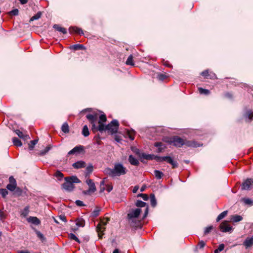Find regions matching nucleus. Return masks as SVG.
I'll list each match as a JSON object with an SVG mask.
<instances>
[{
    "label": "nucleus",
    "mask_w": 253,
    "mask_h": 253,
    "mask_svg": "<svg viewBox=\"0 0 253 253\" xmlns=\"http://www.w3.org/2000/svg\"><path fill=\"white\" fill-rule=\"evenodd\" d=\"M86 117L91 125V129L94 132L97 131L102 132L107 130L111 134H114L118 131L119 124L116 120H113L106 126L104 125V123L107 121L105 114H102L99 117V121H98V115L97 113L88 114Z\"/></svg>",
    "instance_id": "1"
},
{
    "label": "nucleus",
    "mask_w": 253,
    "mask_h": 253,
    "mask_svg": "<svg viewBox=\"0 0 253 253\" xmlns=\"http://www.w3.org/2000/svg\"><path fill=\"white\" fill-rule=\"evenodd\" d=\"M103 172L105 174L114 177L125 175L127 172V170L122 164L118 163L114 165L113 169L107 168L104 169Z\"/></svg>",
    "instance_id": "2"
},
{
    "label": "nucleus",
    "mask_w": 253,
    "mask_h": 253,
    "mask_svg": "<svg viewBox=\"0 0 253 253\" xmlns=\"http://www.w3.org/2000/svg\"><path fill=\"white\" fill-rule=\"evenodd\" d=\"M141 212L140 209H132L128 213L127 215V218L129 220L131 226L133 227H137L139 222L136 220V218L138 217Z\"/></svg>",
    "instance_id": "3"
},
{
    "label": "nucleus",
    "mask_w": 253,
    "mask_h": 253,
    "mask_svg": "<svg viewBox=\"0 0 253 253\" xmlns=\"http://www.w3.org/2000/svg\"><path fill=\"white\" fill-rule=\"evenodd\" d=\"M65 182L63 184V189L68 191H72L75 188L74 183H79L81 181L76 176L65 177Z\"/></svg>",
    "instance_id": "4"
},
{
    "label": "nucleus",
    "mask_w": 253,
    "mask_h": 253,
    "mask_svg": "<svg viewBox=\"0 0 253 253\" xmlns=\"http://www.w3.org/2000/svg\"><path fill=\"white\" fill-rule=\"evenodd\" d=\"M163 141L172 145L177 147H181L184 145V139L178 136L173 137H165L163 139Z\"/></svg>",
    "instance_id": "5"
},
{
    "label": "nucleus",
    "mask_w": 253,
    "mask_h": 253,
    "mask_svg": "<svg viewBox=\"0 0 253 253\" xmlns=\"http://www.w3.org/2000/svg\"><path fill=\"white\" fill-rule=\"evenodd\" d=\"M109 220L108 218H104L101 219L100 223L97 225L96 227V231L98 233V236L99 239L102 238L103 234V232L105 230V228L104 227L105 226L108 221Z\"/></svg>",
    "instance_id": "6"
},
{
    "label": "nucleus",
    "mask_w": 253,
    "mask_h": 253,
    "mask_svg": "<svg viewBox=\"0 0 253 253\" xmlns=\"http://www.w3.org/2000/svg\"><path fill=\"white\" fill-rule=\"evenodd\" d=\"M86 183L88 185L89 189L87 190L84 191L83 193L85 195H89L94 193L96 191L94 183L91 179H87L86 180Z\"/></svg>",
    "instance_id": "7"
},
{
    "label": "nucleus",
    "mask_w": 253,
    "mask_h": 253,
    "mask_svg": "<svg viewBox=\"0 0 253 253\" xmlns=\"http://www.w3.org/2000/svg\"><path fill=\"white\" fill-rule=\"evenodd\" d=\"M201 75L206 79L214 80L217 79L215 73L209 70H206L202 72Z\"/></svg>",
    "instance_id": "8"
},
{
    "label": "nucleus",
    "mask_w": 253,
    "mask_h": 253,
    "mask_svg": "<svg viewBox=\"0 0 253 253\" xmlns=\"http://www.w3.org/2000/svg\"><path fill=\"white\" fill-rule=\"evenodd\" d=\"M219 228L220 230L223 232H229L232 229V227L229 224V221L227 220L222 222L220 224Z\"/></svg>",
    "instance_id": "9"
},
{
    "label": "nucleus",
    "mask_w": 253,
    "mask_h": 253,
    "mask_svg": "<svg viewBox=\"0 0 253 253\" xmlns=\"http://www.w3.org/2000/svg\"><path fill=\"white\" fill-rule=\"evenodd\" d=\"M253 185V179L248 178L246 179L242 184V189L244 190H250Z\"/></svg>",
    "instance_id": "10"
},
{
    "label": "nucleus",
    "mask_w": 253,
    "mask_h": 253,
    "mask_svg": "<svg viewBox=\"0 0 253 253\" xmlns=\"http://www.w3.org/2000/svg\"><path fill=\"white\" fill-rule=\"evenodd\" d=\"M165 161L171 165L172 169H175L178 167V163L174 161L172 158L169 156H165Z\"/></svg>",
    "instance_id": "11"
},
{
    "label": "nucleus",
    "mask_w": 253,
    "mask_h": 253,
    "mask_svg": "<svg viewBox=\"0 0 253 253\" xmlns=\"http://www.w3.org/2000/svg\"><path fill=\"white\" fill-rule=\"evenodd\" d=\"M84 147L82 145L77 146L68 152V155H71L76 153H80L84 150Z\"/></svg>",
    "instance_id": "12"
},
{
    "label": "nucleus",
    "mask_w": 253,
    "mask_h": 253,
    "mask_svg": "<svg viewBox=\"0 0 253 253\" xmlns=\"http://www.w3.org/2000/svg\"><path fill=\"white\" fill-rule=\"evenodd\" d=\"M69 32L71 34L76 33L79 35H83L84 32L82 29L78 28L77 27H71L69 28Z\"/></svg>",
    "instance_id": "13"
},
{
    "label": "nucleus",
    "mask_w": 253,
    "mask_h": 253,
    "mask_svg": "<svg viewBox=\"0 0 253 253\" xmlns=\"http://www.w3.org/2000/svg\"><path fill=\"white\" fill-rule=\"evenodd\" d=\"M243 245L248 248L253 245V235L252 237H248L243 243Z\"/></svg>",
    "instance_id": "14"
},
{
    "label": "nucleus",
    "mask_w": 253,
    "mask_h": 253,
    "mask_svg": "<svg viewBox=\"0 0 253 253\" xmlns=\"http://www.w3.org/2000/svg\"><path fill=\"white\" fill-rule=\"evenodd\" d=\"M184 145H185L187 147H197L199 146L197 143L195 141L187 140L185 139H184Z\"/></svg>",
    "instance_id": "15"
},
{
    "label": "nucleus",
    "mask_w": 253,
    "mask_h": 253,
    "mask_svg": "<svg viewBox=\"0 0 253 253\" xmlns=\"http://www.w3.org/2000/svg\"><path fill=\"white\" fill-rule=\"evenodd\" d=\"M27 221L29 222L32 223L35 225H39L40 224L41 221L39 218L35 216H30L27 218Z\"/></svg>",
    "instance_id": "16"
},
{
    "label": "nucleus",
    "mask_w": 253,
    "mask_h": 253,
    "mask_svg": "<svg viewBox=\"0 0 253 253\" xmlns=\"http://www.w3.org/2000/svg\"><path fill=\"white\" fill-rule=\"evenodd\" d=\"M154 146L158 148L157 152L161 153L163 152L166 148V146L161 142H156L154 144Z\"/></svg>",
    "instance_id": "17"
},
{
    "label": "nucleus",
    "mask_w": 253,
    "mask_h": 253,
    "mask_svg": "<svg viewBox=\"0 0 253 253\" xmlns=\"http://www.w3.org/2000/svg\"><path fill=\"white\" fill-rule=\"evenodd\" d=\"M128 161L131 165L133 166H137L139 164L138 160L131 155L128 157Z\"/></svg>",
    "instance_id": "18"
},
{
    "label": "nucleus",
    "mask_w": 253,
    "mask_h": 253,
    "mask_svg": "<svg viewBox=\"0 0 253 253\" xmlns=\"http://www.w3.org/2000/svg\"><path fill=\"white\" fill-rule=\"evenodd\" d=\"M73 167L77 169L84 168L85 167V163L82 161H78L74 163Z\"/></svg>",
    "instance_id": "19"
},
{
    "label": "nucleus",
    "mask_w": 253,
    "mask_h": 253,
    "mask_svg": "<svg viewBox=\"0 0 253 253\" xmlns=\"http://www.w3.org/2000/svg\"><path fill=\"white\" fill-rule=\"evenodd\" d=\"M6 188L10 191H13L15 189H16V192H18L19 193L21 192V190L19 188H16V184L9 183L7 184Z\"/></svg>",
    "instance_id": "20"
},
{
    "label": "nucleus",
    "mask_w": 253,
    "mask_h": 253,
    "mask_svg": "<svg viewBox=\"0 0 253 253\" xmlns=\"http://www.w3.org/2000/svg\"><path fill=\"white\" fill-rule=\"evenodd\" d=\"M243 219V217L241 215H233L230 217V220L234 222H237L241 221Z\"/></svg>",
    "instance_id": "21"
},
{
    "label": "nucleus",
    "mask_w": 253,
    "mask_h": 253,
    "mask_svg": "<svg viewBox=\"0 0 253 253\" xmlns=\"http://www.w3.org/2000/svg\"><path fill=\"white\" fill-rule=\"evenodd\" d=\"M16 134L21 138L24 139V140H27V139L29 138V136L27 134H24L22 131H21L19 130H15Z\"/></svg>",
    "instance_id": "22"
},
{
    "label": "nucleus",
    "mask_w": 253,
    "mask_h": 253,
    "mask_svg": "<svg viewBox=\"0 0 253 253\" xmlns=\"http://www.w3.org/2000/svg\"><path fill=\"white\" fill-rule=\"evenodd\" d=\"M53 28L56 30L61 32L62 33L65 34L67 33V30L65 28L60 27L59 25L55 24L53 26Z\"/></svg>",
    "instance_id": "23"
},
{
    "label": "nucleus",
    "mask_w": 253,
    "mask_h": 253,
    "mask_svg": "<svg viewBox=\"0 0 253 253\" xmlns=\"http://www.w3.org/2000/svg\"><path fill=\"white\" fill-rule=\"evenodd\" d=\"M133 57L132 55H130L126 62V64L127 65H131V66H134V62H133Z\"/></svg>",
    "instance_id": "24"
},
{
    "label": "nucleus",
    "mask_w": 253,
    "mask_h": 253,
    "mask_svg": "<svg viewBox=\"0 0 253 253\" xmlns=\"http://www.w3.org/2000/svg\"><path fill=\"white\" fill-rule=\"evenodd\" d=\"M82 134L84 137L88 136L89 135V131L86 125L84 126L82 130Z\"/></svg>",
    "instance_id": "25"
},
{
    "label": "nucleus",
    "mask_w": 253,
    "mask_h": 253,
    "mask_svg": "<svg viewBox=\"0 0 253 253\" xmlns=\"http://www.w3.org/2000/svg\"><path fill=\"white\" fill-rule=\"evenodd\" d=\"M150 199L151 206L153 207H155L157 204V201L155 195L153 194H151Z\"/></svg>",
    "instance_id": "26"
},
{
    "label": "nucleus",
    "mask_w": 253,
    "mask_h": 253,
    "mask_svg": "<svg viewBox=\"0 0 253 253\" xmlns=\"http://www.w3.org/2000/svg\"><path fill=\"white\" fill-rule=\"evenodd\" d=\"M155 155H151V154H142V157L146 160H154Z\"/></svg>",
    "instance_id": "27"
},
{
    "label": "nucleus",
    "mask_w": 253,
    "mask_h": 253,
    "mask_svg": "<svg viewBox=\"0 0 253 253\" xmlns=\"http://www.w3.org/2000/svg\"><path fill=\"white\" fill-rule=\"evenodd\" d=\"M241 201L244 202V203L246 205H253V201L250 198H242Z\"/></svg>",
    "instance_id": "28"
},
{
    "label": "nucleus",
    "mask_w": 253,
    "mask_h": 253,
    "mask_svg": "<svg viewBox=\"0 0 253 253\" xmlns=\"http://www.w3.org/2000/svg\"><path fill=\"white\" fill-rule=\"evenodd\" d=\"M227 213H228L227 211H224L222 212H221L220 214H219L216 218V221L218 222L219 220H220L221 219L224 218L227 215Z\"/></svg>",
    "instance_id": "29"
},
{
    "label": "nucleus",
    "mask_w": 253,
    "mask_h": 253,
    "mask_svg": "<svg viewBox=\"0 0 253 253\" xmlns=\"http://www.w3.org/2000/svg\"><path fill=\"white\" fill-rule=\"evenodd\" d=\"M72 48L74 50H83L85 49L84 46L83 44H74L72 45Z\"/></svg>",
    "instance_id": "30"
},
{
    "label": "nucleus",
    "mask_w": 253,
    "mask_h": 253,
    "mask_svg": "<svg viewBox=\"0 0 253 253\" xmlns=\"http://www.w3.org/2000/svg\"><path fill=\"white\" fill-rule=\"evenodd\" d=\"M76 225L78 226L84 227L85 225V221L82 218H78L76 220Z\"/></svg>",
    "instance_id": "31"
},
{
    "label": "nucleus",
    "mask_w": 253,
    "mask_h": 253,
    "mask_svg": "<svg viewBox=\"0 0 253 253\" xmlns=\"http://www.w3.org/2000/svg\"><path fill=\"white\" fill-rule=\"evenodd\" d=\"M154 174L158 179H161L164 175L163 173L158 170H154Z\"/></svg>",
    "instance_id": "32"
},
{
    "label": "nucleus",
    "mask_w": 253,
    "mask_h": 253,
    "mask_svg": "<svg viewBox=\"0 0 253 253\" xmlns=\"http://www.w3.org/2000/svg\"><path fill=\"white\" fill-rule=\"evenodd\" d=\"M12 142L13 144L16 146H21L22 145V142L21 141L16 137L13 138Z\"/></svg>",
    "instance_id": "33"
},
{
    "label": "nucleus",
    "mask_w": 253,
    "mask_h": 253,
    "mask_svg": "<svg viewBox=\"0 0 253 253\" xmlns=\"http://www.w3.org/2000/svg\"><path fill=\"white\" fill-rule=\"evenodd\" d=\"M100 211V209L98 207H96L95 210L92 212L91 215L93 217H96L99 215V213Z\"/></svg>",
    "instance_id": "34"
},
{
    "label": "nucleus",
    "mask_w": 253,
    "mask_h": 253,
    "mask_svg": "<svg viewBox=\"0 0 253 253\" xmlns=\"http://www.w3.org/2000/svg\"><path fill=\"white\" fill-rule=\"evenodd\" d=\"M29 207H28V206L26 207L24 209V210L21 211V215L24 217H26L29 213Z\"/></svg>",
    "instance_id": "35"
},
{
    "label": "nucleus",
    "mask_w": 253,
    "mask_h": 253,
    "mask_svg": "<svg viewBox=\"0 0 253 253\" xmlns=\"http://www.w3.org/2000/svg\"><path fill=\"white\" fill-rule=\"evenodd\" d=\"M61 129L64 133H68L69 131L68 125L66 123L63 124Z\"/></svg>",
    "instance_id": "36"
},
{
    "label": "nucleus",
    "mask_w": 253,
    "mask_h": 253,
    "mask_svg": "<svg viewBox=\"0 0 253 253\" xmlns=\"http://www.w3.org/2000/svg\"><path fill=\"white\" fill-rule=\"evenodd\" d=\"M198 90L201 94H204L206 95H208L210 93V91L209 90L206 89H204L202 87L198 88Z\"/></svg>",
    "instance_id": "37"
},
{
    "label": "nucleus",
    "mask_w": 253,
    "mask_h": 253,
    "mask_svg": "<svg viewBox=\"0 0 253 253\" xmlns=\"http://www.w3.org/2000/svg\"><path fill=\"white\" fill-rule=\"evenodd\" d=\"M54 175L58 178L59 180L61 179L64 176L63 174L59 170L56 171L55 172Z\"/></svg>",
    "instance_id": "38"
},
{
    "label": "nucleus",
    "mask_w": 253,
    "mask_h": 253,
    "mask_svg": "<svg viewBox=\"0 0 253 253\" xmlns=\"http://www.w3.org/2000/svg\"><path fill=\"white\" fill-rule=\"evenodd\" d=\"M135 205L137 207H144L146 205V203L142 201L138 200L136 202Z\"/></svg>",
    "instance_id": "39"
},
{
    "label": "nucleus",
    "mask_w": 253,
    "mask_h": 253,
    "mask_svg": "<svg viewBox=\"0 0 253 253\" xmlns=\"http://www.w3.org/2000/svg\"><path fill=\"white\" fill-rule=\"evenodd\" d=\"M41 15L42 13L41 12H38L37 14L31 18L30 21H34L39 19L41 17Z\"/></svg>",
    "instance_id": "40"
},
{
    "label": "nucleus",
    "mask_w": 253,
    "mask_h": 253,
    "mask_svg": "<svg viewBox=\"0 0 253 253\" xmlns=\"http://www.w3.org/2000/svg\"><path fill=\"white\" fill-rule=\"evenodd\" d=\"M224 248V245L223 244H221L219 245L218 248L214 250V253H219L220 252L223 251Z\"/></svg>",
    "instance_id": "41"
},
{
    "label": "nucleus",
    "mask_w": 253,
    "mask_h": 253,
    "mask_svg": "<svg viewBox=\"0 0 253 253\" xmlns=\"http://www.w3.org/2000/svg\"><path fill=\"white\" fill-rule=\"evenodd\" d=\"M154 160H155L157 162H162L165 161V157H160L155 155Z\"/></svg>",
    "instance_id": "42"
},
{
    "label": "nucleus",
    "mask_w": 253,
    "mask_h": 253,
    "mask_svg": "<svg viewBox=\"0 0 253 253\" xmlns=\"http://www.w3.org/2000/svg\"><path fill=\"white\" fill-rule=\"evenodd\" d=\"M86 174H89L93 171V166L91 165L88 166L85 169Z\"/></svg>",
    "instance_id": "43"
},
{
    "label": "nucleus",
    "mask_w": 253,
    "mask_h": 253,
    "mask_svg": "<svg viewBox=\"0 0 253 253\" xmlns=\"http://www.w3.org/2000/svg\"><path fill=\"white\" fill-rule=\"evenodd\" d=\"M168 78V76L164 74H160L158 75V79L160 81H164Z\"/></svg>",
    "instance_id": "44"
},
{
    "label": "nucleus",
    "mask_w": 253,
    "mask_h": 253,
    "mask_svg": "<svg viewBox=\"0 0 253 253\" xmlns=\"http://www.w3.org/2000/svg\"><path fill=\"white\" fill-rule=\"evenodd\" d=\"M135 133V131L133 130L128 132V136H129V138L131 140H133L134 139Z\"/></svg>",
    "instance_id": "45"
},
{
    "label": "nucleus",
    "mask_w": 253,
    "mask_h": 253,
    "mask_svg": "<svg viewBox=\"0 0 253 253\" xmlns=\"http://www.w3.org/2000/svg\"><path fill=\"white\" fill-rule=\"evenodd\" d=\"M0 194L4 198L8 194V191L5 189H0Z\"/></svg>",
    "instance_id": "46"
},
{
    "label": "nucleus",
    "mask_w": 253,
    "mask_h": 253,
    "mask_svg": "<svg viewBox=\"0 0 253 253\" xmlns=\"http://www.w3.org/2000/svg\"><path fill=\"white\" fill-rule=\"evenodd\" d=\"M213 229V226H210L209 227H207L205 228V231H204V234L207 235L209 234L210 232H211V231Z\"/></svg>",
    "instance_id": "47"
},
{
    "label": "nucleus",
    "mask_w": 253,
    "mask_h": 253,
    "mask_svg": "<svg viewBox=\"0 0 253 253\" xmlns=\"http://www.w3.org/2000/svg\"><path fill=\"white\" fill-rule=\"evenodd\" d=\"M69 237L72 240H74L78 243H80L79 239L76 236V235L73 233H71L69 234Z\"/></svg>",
    "instance_id": "48"
},
{
    "label": "nucleus",
    "mask_w": 253,
    "mask_h": 253,
    "mask_svg": "<svg viewBox=\"0 0 253 253\" xmlns=\"http://www.w3.org/2000/svg\"><path fill=\"white\" fill-rule=\"evenodd\" d=\"M36 233L38 237L42 241H43L44 240L43 235L40 231L36 230Z\"/></svg>",
    "instance_id": "49"
},
{
    "label": "nucleus",
    "mask_w": 253,
    "mask_h": 253,
    "mask_svg": "<svg viewBox=\"0 0 253 253\" xmlns=\"http://www.w3.org/2000/svg\"><path fill=\"white\" fill-rule=\"evenodd\" d=\"M246 116L248 117L250 121H251L253 119V113L250 111H248L246 113Z\"/></svg>",
    "instance_id": "50"
},
{
    "label": "nucleus",
    "mask_w": 253,
    "mask_h": 253,
    "mask_svg": "<svg viewBox=\"0 0 253 253\" xmlns=\"http://www.w3.org/2000/svg\"><path fill=\"white\" fill-rule=\"evenodd\" d=\"M18 12H19V11H18V9H14L11 10V11H10L9 13L10 15L16 16L18 14Z\"/></svg>",
    "instance_id": "51"
},
{
    "label": "nucleus",
    "mask_w": 253,
    "mask_h": 253,
    "mask_svg": "<svg viewBox=\"0 0 253 253\" xmlns=\"http://www.w3.org/2000/svg\"><path fill=\"white\" fill-rule=\"evenodd\" d=\"M205 245H206V244L203 241H200L198 243V244L197 245V247L199 249H202L205 247Z\"/></svg>",
    "instance_id": "52"
},
{
    "label": "nucleus",
    "mask_w": 253,
    "mask_h": 253,
    "mask_svg": "<svg viewBox=\"0 0 253 253\" xmlns=\"http://www.w3.org/2000/svg\"><path fill=\"white\" fill-rule=\"evenodd\" d=\"M30 142H31V144H29V148H30V149H32L34 147L35 145L36 144H37V143L38 142V140H32V141H31Z\"/></svg>",
    "instance_id": "53"
},
{
    "label": "nucleus",
    "mask_w": 253,
    "mask_h": 253,
    "mask_svg": "<svg viewBox=\"0 0 253 253\" xmlns=\"http://www.w3.org/2000/svg\"><path fill=\"white\" fill-rule=\"evenodd\" d=\"M9 183L13 184H16V180L13 176H10L9 178Z\"/></svg>",
    "instance_id": "54"
},
{
    "label": "nucleus",
    "mask_w": 253,
    "mask_h": 253,
    "mask_svg": "<svg viewBox=\"0 0 253 253\" xmlns=\"http://www.w3.org/2000/svg\"><path fill=\"white\" fill-rule=\"evenodd\" d=\"M139 196H141L142 198V199L145 201H147L149 199L148 196L145 194H140L139 195Z\"/></svg>",
    "instance_id": "55"
},
{
    "label": "nucleus",
    "mask_w": 253,
    "mask_h": 253,
    "mask_svg": "<svg viewBox=\"0 0 253 253\" xmlns=\"http://www.w3.org/2000/svg\"><path fill=\"white\" fill-rule=\"evenodd\" d=\"M51 147L50 146H47L45 149L42 152V155L45 154L50 149Z\"/></svg>",
    "instance_id": "56"
},
{
    "label": "nucleus",
    "mask_w": 253,
    "mask_h": 253,
    "mask_svg": "<svg viewBox=\"0 0 253 253\" xmlns=\"http://www.w3.org/2000/svg\"><path fill=\"white\" fill-rule=\"evenodd\" d=\"M59 217L60 219V220H61L62 221H63L65 222H67L66 217L64 215H60L59 216Z\"/></svg>",
    "instance_id": "57"
},
{
    "label": "nucleus",
    "mask_w": 253,
    "mask_h": 253,
    "mask_svg": "<svg viewBox=\"0 0 253 253\" xmlns=\"http://www.w3.org/2000/svg\"><path fill=\"white\" fill-rule=\"evenodd\" d=\"M75 203L78 206H83L84 205L83 202L80 200H77Z\"/></svg>",
    "instance_id": "58"
},
{
    "label": "nucleus",
    "mask_w": 253,
    "mask_h": 253,
    "mask_svg": "<svg viewBox=\"0 0 253 253\" xmlns=\"http://www.w3.org/2000/svg\"><path fill=\"white\" fill-rule=\"evenodd\" d=\"M113 189V186L111 185H106V190L110 192Z\"/></svg>",
    "instance_id": "59"
},
{
    "label": "nucleus",
    "mask_w": 253,
    "mask_h": 253,
    "mask_svg": "<svg viewBox=\"0 0 253 253\" xmlns=\"http://www.w3.org/2000/svg\"><path fill=\"white\" fill-rule=\"evenodd\" d=\"M102 185L104 186V181H101L100 183V192H103L105 189L104 187H101Z\"/></svg>",
    "instance_id": "60"
},
{
    "label": "nucleus",
    "mask_w": 253,
    "mask_h": 253,
    "mask_svg": "<svg viewBox=\"0 0 253 253\" xmlns=\"http://www.w3.org/2000/svg\"><path fill=\"white\" fill-rule=\"evenodd\" d=\"M148 213V206H147L145 209V213H144V215L143 216V218H145L147 216Z\"/></svg>",
    "instance_id": "61"
},
{
    "label": "nucleus",
    "mask_w": 253,
    "mask_h": 253,
    "mask_svg": "<svg viewBox=\"0 0 253 253\" xmlns=\"http://www.w3.org/2000/svg\"><path fill=\"white\" fill-rule=\"evenodd\" d=\"M4 218V213L2 211L0 210V218L3 219Z\"/></svg>",
    "instance_id": "62"
},
{
    "label": "nucleus",
    "mask_w": 253,
    "mask_h": 253,
    "mask_svg": "<svg viewBox=\"0 0 253 253\" xmlns=\"http://www.w3.org/2000/svg\"><path fill=\"white\" fill-rule=\"evenodd\" d=\"M163 64H164V65H165L166 66H168V67H171V65L169 64V63H168V61H164Z\"/></svg>",
    "instance_id": "63"
},
{
    "label": "nucleus",
    "mask_w": 253,
    "mask_h": 253,
    "mask_svg": "<svg viewBox=\"0 0 253 253\" xmlns=\"http://www.w3.org/2000/svg\"><path fill=\"white\" fill-rule=\"evenodd\" d=\"M17 253H30L28 251H19Z\"/></svg>",
    "instance_id": "64"
}]
</instances>
